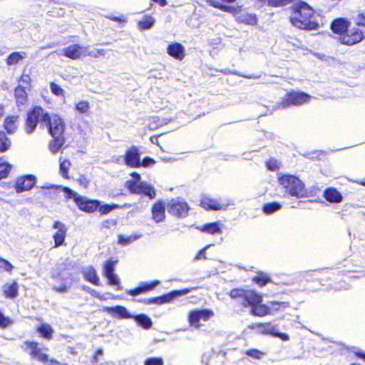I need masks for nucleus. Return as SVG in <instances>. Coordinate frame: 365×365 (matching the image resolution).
Segmentation results:
<instances>
[{"label":"nucleus","instance_id":"obj_39","mask_svg":"<svg viewBox=\"0 0 365 365\" xmlns=\"http://www.w3.org/2000/svg\"><path fill=\"white\" fill-rule=\"evenodd\" d=\"M155 23V19L150 15L144 16L143 19L138 22V27L140 30L150 29Z\"/></svg>","mask_w":365,"mask_h":365},{"label":"nucleus","instance_id":"obj_22","mask_svg":"<svg viewBox=\"0 0 365 365\" xmlns=\"http://www.w3.org/2000/svg\"><path fill=\"white\" fill-rule=\"evenodd\" d=\"M14 98L16 106L20 110L21 107L25 106L29 103V96L26 88L21 86H18L14 89Z\"/></svg>","mask_w":365,"mask_h":365},{"label":"nucleus","instance_id":"obj_50","mask_svg":"<svg viewBox=\"0 0 365 365\" xmlns=\"http://www.w3.org/2000/svg\"><path fill=\"white\" fill-rule=\"evenodd\" d=\"M62 190L66 194V198L70 199L72 198L74 202H76L80 195H78L76 192L73 191L68 187H63Z\"/></svg>","mask_w":365,"mask_h":365},{"label":"nucleus","instance_id":"obj_38","mask_svg":"<svg viewBox=\"0 0 365 365\" xmlns=\"http://www.w3.org/2000/svg\"><path fill=\"white\" fill-rule=\"evenodd\" d=\"M26 56V53L14 51L11 53L6 59L7 66H12L17 64L20 61L23 60Z\"/></svg>","mask_w":365,"mask_h":365},{"label":"nucleus","instance_id":"obj_15","mask_svg":"<svg viewBox=\"0 0 365 365\" xmlns=\"http://www.w3.org/2000/svg\"><path fill=\"white\" fill-rule=\"evenodd\" d=\"M75 204L79 210L86 213H93L99 207L101 202L98 200L88 199L80 195Z\"/></svg>","mask_w":365,"mask_h":365},{"label":"nucleus","instance_id":"obj_11","mask_svg":"<svg viewBox=\"0 0 365 365\" xmlns=\"http://www.w3.org/2000/svg\"><path fill=\"white\" fill-rule=\"evenodd\" d=\"M290 307L289 302H277L272 301L268 304H262L256 313L259 317H264L268 315H273L277 313L284 312L286 309Z\"/></svg>","mask_w":365,"mask_h":365},{"label":"nucleus","instance_id":"obj_61","mask_svg":"<svg viewBox=\"0 0 365 365\" xmlns=\"http://www.w3.org/2000/svg\"><path fill=\"white\" fill-rule=\"evenodd\" d=\"M209 247V245H207L205 247H204L203 248H202L201 250H200L197 255H195V259H206V254H205V250H207V248Z\"/></svg>","mask_w":365,"mask_h":365},{"label":"nucleus","instance_id":"obj_23","mask_svg":"<svg viewBox=\"0 0 365 365\" xmlns=\"http://www.w3.org/2000/svg\"><path fill=\"white\" fill-rule=\"evenodd\" d=\"M250 329H257L259 334L272 336L275 330V326L271 322L253 323L248 326Z\"/></svg>","mask_w":365,"mask_h":365},{"label":"nucleus","instance_id":"obj_2","mask_svg":"<svg viewBox=\"0 0 365 365\" xmlns=\"http://www.w3.org/2000/svg\"><path fill=\"white\" fill-rule=\"evenodd\" d=\"M289 9L291 11L289 20L293 26L304 31L317 30L319 28L315 16L316 11L305 1L295 2Z\"/></svg>","mask_w":365,"mask_h":365},{"label":"nucleus","instance_id":"obj_46","mask_svg":"<svg viewBox=\"0 0 365 365\" xmlns=\"http://www.w3.org/2000/svg\"><path fill=\"white\" fill-rule=\"evenodd\" d=\"M118 261H113L111 259H108L104 264L103 275H108L114 273V266Z\"/></svg>","mask_w":365,"mask_h":365},{"label":"nucleus","instance_id":"obj_6","mask_svg":"<svg viewBox=\"0 0 365 365\" xmlns=\"http://www.w3.org/2000/svg\"><path fill=\"white\" fill-rule=\"evenodd\" d=\"M279 183L284 189V193L295 197L306 196L307 191L304 183L292 175H284L279 178Z\"/></svg>","mask_w":365,"mask_h":365},{"label":"nucleus","instance_id":"obj_56","mask_svg":"<svg viewBox=\"0 0 365 365\" xmlns=\"http://www.w3.org/2000/svg\"><path fill=\"white\" fill-rule=\"evenodd\" d=\"M12 324V320L9 317H5L4 314L0 311V327L6 328Z\"/></svg>","mask_w":365,"mask_h":365},{"label":"nucleus","instance_id":"obj_33","mask_svg":"<svg viewBox=\"0 0 365 365\" xmlns=\"http://www.w3.org/2000/svg\"><path fill=\"white\" fill-rule=\"evenodd\" d=\"M135 322L144 329H149L153 326L151 319L145 314L133 316Z\"/></svg>","mask_w":365,"mask_h":365},{"label":"nucleus","instance_id":"obj_42","mask_svg":"<svg viewBox=\"0 0 365 365\" xmlns=\"http://www.w3.org/2000/svg\"><path fill=\"white\" fill-rule=\"evenodd\" d=\"M141 187V182L138 183L133 180H129L125 182V187L132 194L139 195Z\"/></svg>","mask_w":365,"mask_h":365},{"label":"nucleus","instance_id":"obj_34","mask_svg":"<svg viewBox=\"0 0 365 365\" xmlns=\"http://www.w3.org/2000/svg\"><path fill=\"white\" fill-rule=\"evenodd\" d=\"M11 144V140L7 136L6 133L0 130V153H3L9 150Z\"/></svg>","mask_w":365,"mask_h":365},{"label":"nucleus","instance_id":"obj_48","mask_svg":"<svg viewBox=\"0 0 365 365\" xmlns=\"http://www.w3.org/2000/svg\"><path fill=\"white\" fill-rule=\"evenodd\" d=\"M50 89L53 95L56 96H64V90L54 82L50 83Z\"/></svg>","mask_w":365,"mask_h":365},{"label":"nucleus","instance_id":"obj_40","mask_svg":"<svg viewBox=\"0 0 365 365\" xmlns=\"http://www.w3.org/2000/svg\"><path fill=\"white\" fill-rule=\"evenodd\" d=\"M60 165H59V173L60 175L65 179H69L68 170L71 165V163L69 160L64 159L61 160V158L59 159Z\"/></svg>","mask_w":365,"mask_h":365},{"label":"nucleus","instance_id":"obj_59","mask_svg":"<svg viewBox=\"0 0 365 365\" xmlns=\"http://www.w3.org/2000/svg\"><path fill=\"white\" fill-rule=\"evenodd\" d=\"M117 225V220L115 219H108L102 222V227L106 229H110Z\"/></svg>","mask_w":365,"mask_h":365},{"label":"nucleus","instance_id":"obj_30","mask_svg":"<svg viewBox=\"0 0 365 365\" xmlns=\"http://www.w3.org/2000/svg\"><path fill=\"white\" fill-rule=\"evenodd\" d=\"M84 279L93 285H100V279L97 275L96 270L93 266H88L82 271Z\"/></svg>","mask_w":365,"mask_h":365},{"label":"nucleus","instance_id":"obj_14","mask_svg":"<svg viewBox=\"0 0 365 365\" xmlns=\"http://www.w3.org/2000/svg\"><path fill=\"white\" fill-rule=\"evenodd\" d=\"M36 184V178L34 175H25L17 178L14 189L16 193L31 190Z\"/></svg>","mask_w":365,"mask_h":365},{"label":"nucleus","instance_id":"obj_1","mask_svg":"<svg viewBox=\"0 0 365 365\" xmlns=\"http://www.w3.org/2000/svg\"><path fill=\"white\" fill-rule=\"evenodd\" d=\"M330 29L343 45L354 46L365 39V32L357 26H352L351 22L344 17L334 19L330 24Z\"/></svg>","mask_w":365,"mask_h":365},{"label":"nucleus","instance_id":"obj_55","mask_svg":"<svg viewBox=\"0 0 365 365\" xmlns=\"http://www.w3.org/2000/svg\"><path fill=\"white\" fill-rule=\"evenodd\" d=\"M144 365H163V360L160 357H152L147 359Z\"/></svg>","mask_w":365,"mask_h":365},{"label":"nucleus","instance_id":"obj_18","mask_svg":"<svg viewBox=\"0 0 365 365\" xmlns=\"http://www.w3.org/2000/svg\"><path fill=\"white\" fill-rule=\"evenodd\" d=\"M52 227L57 230V231L53 235V239L54 241L53 247L57 248L60 246L65 245V240L67 235L66 225L60 222L54 221Z\"/></svg>","mask_w":365,"mask_h":365},{"label":"nucleus","instance_id":"obj_17","mask_svg":"<svg viewBox=\"0 0 365 365\" xmlns=\"http://www.w3.org/2000/svg\"><path fill=\"white\" fill-rule=\"evenodd\" d=\"M151 219L156 223L163 222L166 217V207L165 202L159 199L151 207Z\"/></svg>","mask_w":365,"mask_h":365},{"label":"nucleus","instance_id":"obj_54","mask_svg":"<svg viewBox=\"0 0 365 365\" xmlns=\"http://www.w3.org/2000/svg\"><path fill=\"white\" fill-rule=\"evenodd\" d=\"M246 355L254 359H259L262 357L263 353L257 349H248L246 351Z\"/></svg>","mask_w":365,"mask_h":365},{"label":"nucleus","instance_id":"obj_16","mask_svg":"<svg viewBox=\"0 0 365 365\" xmlns=\"http://www.w3.org/2000/svg\"><path fill=\"white\" fill-rule=\"evenodd\" d=\"M140 152L137 146L129 148L124 155L125 164L132 168H140Z\"/></svg>","mask_w":365,"mask_h":365},{"label":"nucleus","instance_id":"obj_60","mask_svg":"<svg viewBox=\"0 0 365 365\" xmlns=\"http://www.w3.org/2000/svg\"><path fill=\"white\" fill-rule=\"evenodd\" d=\"M107 18L111 21L115 22H118L120 24H124L126 22V18L124 16H115L113 15L108 16Z\"/></svg>","mask_w":365,"mask_h":365},{"label":"nucleus","instance_id":"obj_19","mask_svg":"<svg viewBox=\"0 0 365 365\" xmlns=\"http://www.w3.org/2000/svg\"><path fill=\"white\" fill-rule=\"evenodd\" d=\"M199 205L205 210L214 211L225 210L226 207V205L219 200L206 195L200 198Z\"/></svg>","mask_w":365,"mask_h":365},{"label":"nucleus","instance_id":"obj_63","mask_svg":"<svg viewBox=\"0 0 365 365\" xmlns=\"http://www.w3.org/2000/svg\"><path fill=\"white\" fill-rule=\"evenodd\" d=\"M105 54H106V50L103 49V48L96 49L95 53H93V52L87 53V56H91L93 57L104 56Z\"/></svg>","mask_w":365,"mask_h":365},{"label":"nucleus","instance_id":"obj_10","mask_svg":"<svg viewBox=\"0 0 365 365\" xmlns=\"http://www.w3.org/2000/svg\"><path fill=\"white\" fill-rule=\"evenodd\" d=\"M24 352L27 353L31 358L46 364L48 361V356L43 352V349L39 346V343L36 341L27 340L24 341L21 346Z\"/></svg>","mask_w":365,"mask_h":365},{"label":"nucleus","instance_id":"obj_25","mask_svg":"<svg viewBox=\"0 0 365 365\" xmlns=\"http://www.w3.org/2000/svg\"><path fill=\"white\" fill-rule=\"evenodd\" d=\"M206 2L211 6L222 11L230 13L234 16L238 14L241 11V6H233L222 4L215 0H206Z\"/></svg>","mask_w":365,"mask_h":365},{"label":"nucleus","instance_id":"obj_44","mask_svg":"<svg viewBox=\"0 0 365 365\" xmlns=\"http://www.w3.org/2000/svg\"><path fill=\"white\" fill-rule=\"evenodd\" d=\"M75 109L81 114H86L90 110V104L86 101H80L75 105Z\"/></svg>","mask_w":365,"mask_h":365},{"label":"nucleus","instance_id":"obj_57","mask_svg":"<svg viewBox=\"0 0 365 365\" xmlns=\"http://www.w3.org/2000/svg\"><path fill=\"white\" fill-rule=\"evenodd\" d=\"M266 167L268 170L274 171L279 168V165L274 158H269L266 161Z\"/></svg>","mask_w":365,"mask_h":365},{"label":"nucleus","instance_id":"obj_53","mask_svg":"<svg viewBox=\"0 0 365 365\" xmlns=\"http://www.w3.org/2000/svg\"><path fill=\"white\" fill-rule=\"evenodd\" d=\"M104 277L107 278L108 282L110 285L119 286L120 284L118 277L114 273L106 275Z\"/></svg>","mask_w":365,"mask_h":365},{"label":"nucleus","instance_id":"obj_24","mask_svg":"<svg viewBox=\"0 0 365 365\" xmlns=\"http://www.w3.org/2000/svg\"><path fill=\"white\" fill-rule=\"evenodd\" d=\"M19 120L20 116L19 115L6 116L3 124L6 133L8 134H14L16 133L19 127Z\"/></svg>","mask_w":365,"mask_h":365},{"label":"nucleus","instance_id":"obj_3","mask_svg":"<svg viewBox=\"0 0 365 365\" xmlns=\"http://www.w3.org/2000/svg\"><path fill=\"white\" fill-rule=\"evenodd\" d=\"M228 295L239 307L250 309V314L258 316L256 312H258L263 302V296L260 293L252 289L238 287L232 289Z\"/></svg>","mask_w":365,"mask_h":365},{"label":"nucleus","instance_id":"obj_32","mask_svg":"<svg viewBox=\"0 0 365 365\" xmlns=\"http://www.w3.org/2000/svg\"><path fill=\"white\" fill-rule=\"evenodd\" d=\"M237 21L240 24L255 26L258 21L256 14L245 13L237 16Z\"/></svg>","mask_w":365,"mask_h":365},{"label":"nucleus","instance_id":"obj_35","mask_svg":"<svg viewBox=\"0 0 365 365\" xmlns=\"http://www.w3.org/2000/svg\"><path fill=\"white\" fill-rule=\"evenodd\" d=\"M130 207V205L129 204H124V205H119V204H105L103 205H99V207L98 208V211L101 215H107L109 212H110L112 210L119 208H129Z\"/></svg>","mask_w":365,"mask_h":365},{"label":"nucleus","instance_id":"obj_8","mask_svg":"<svg viewBox=\"0 0 365 365\" xmlns=\"http://www.w3.org/2000/svg\"><path fill=\"white\" fill-rule=\"evenodd\" d=\"M195 289H196L195 287H191V288H185V289H179V290H173V291H172L169 293L165 294L162 296L148 298V299H138L137 301L140 303H142V304H146V305L151 304L161 305L163 304L170 303L177 297L185 295Z\"/></svg>","mask_w":365,"mask_h":365},{"label":"nucleus","instance_id":"obj_7","mask_svg":"<svg viewBox=\"0 0 365 365\" xmlns=\"http://www.w3.org/2000/svg\"><path fill=\"white\" fill-rule=\"evenodd\" d=\"M312 96L303 91L291 90L285 93L277 103L279 109H286L292 106H299L310 101Z\"/></svg>","mask_w":365,"mask_h":365},{"label":"nucleus","instance_id":"obj_62","mask_svg":"<svg viewBox=\"0 0 365 365\" xmlns=\"http://www.w3.org/2000/svg\"><path fill=\"white\" fill-rule=\"evenodd\" d=\"M272 336L279 338L284 341H288L289 339V336L287 334L278 332L276 329L274 330Z\"/></svg>","mask_w":365,"mask_h":365},{"label":"nucleus","instance_id":"obj_47","mask_svg":"<svg viewBox=\"0 0 365 365\" xmlns=\"http://www.w3.org/2000/svg\"><path fill=\"white\" fill-rule=\"evenodd\" d=\"M293 0H267V5L272 7H280L291 4Z\"/></svg>","mask_w":365,"mask_h":365},{"label":"nucleus","instance_id":"obj_64","mask_svg":"<svg viewBox=\"0 0 365 365\" xmlns=\"http://www.w3.org/2000/svg\"><path fill=\"white\" fill-rule=\"evenodd\" d=\"M80 185H83V187H87L89 184V180L86 178V175H81L78 180Z\"/></svg>","mask_w":365,"mask_h":365},{"label":"nucleus","instance_id":"obj_12","mask_svg":"<svg viewBox=\"0 0 365 365\" xmlns=\"http://www.w3.org/2000/svg\"><path fill=\"white\" fill-rule=\"evenodd\" d=\"M214 317V312L211 309H193L187 314V321L190 327L196 329L200 327V321L207 322Z\"/></svg>","mask_w":365,"mask_h":365},{"label":"nucleus","instance_id":"obj_28","mask_svg":"<svg viewBox=\"0 0 365 365\" xmlns=\"http://www.w3.org/2000/svg\"><path fill=\"white\" fill-rule=\"evenodd\" d=\"M39 337L50 341L53 339L54 331L51 326L46 323H41L36 328Z\"/></svg>","mask_w":365,"mask_h":365},{"label":"nucleus","instance_id":"obj_45","mask_svg":"<svg viewBox=\"0 0 365 365\" xmlns=\"http://www.w3.org/2000/svg\"><path fill=\"white\" fill-rule=\"evenodd\" d=\"M1 158H0V160ZM12 166L6 163H0V180L6 178L11 170Z\"/></svg>","mask_w":365,"mask_h":365},{"label":"nucleus","instance_id":"obj_21","mask_svg":"<svg viewBox=\"0 0 365 365\" xmlns=\"http://www.w3.org/2000/svg\"><path fill=\"white\" fill-rule=\"evenodd\" d=\"M167 53L175 60L182 61L185 56V50L184 46L178 42L169 44L167 46Z\"/></svg>","mask_w":365,"mask_h":365},{"label":"nucleus","instance_id":"obj_27","mask_svg":"<svg viewBox=\"0 0 365 365\" xmlns=\"http://www.w3.org/2000/svg\"><path fill=\"white\" fill-rule=\"evenodd\" d=\"M324 197L332 203H339L343 200V196L336 188L330 187L324 191Z\"/></svg>","mask_w":365,"mask_h":365},{"label":"nucleus","instance_id":"obj_29","mask_svg":"<svg viewBox=\"0 0 365 365\" xmlns=\"http://www.w3.org/2000/svg\"><path fill=\"white\" fill-rule=\"evenodd\" d=\"M19 284L16 281L6 283L3 287V294L6 299H14L19 294Z\"/></svg>","mask_w":365,"mask_h":365},{"label":"nucleus","instance_id":"obj_49","mask_svg":"<svg viewBox=\"0 0 365 365\" xmlns=\"http://www.w3.org/2000/svg\"><path fill=\"white\" fill-rule=\"evenodd\" d=\"M14 269V266L7 259L0 257V270L11 272Z\"/></svg>","mask_w":365,"mask_h":365},{"label":"nucleus","instance_id":"obj_51","mask_svg":"<svg viewBox=\"0 0 365 365\" xmlns=\"http://www.w3.org/2000/svg\"><path fill=\"white\" fill-rule=\"evenodd\" d=\"M355 24L359 28H365V11H360L355 18Z\"/></svg>","mask_w":365,"mask_h":365},{"label":"nucleus","instance_id":"obj_26","mask_svg":"<svg viewBox=\"0 0 365 365\" xmlns=\"http://www.w3.org/2000/svg\"><path fill=\"white\" fill-rule=\"evenodd\" d=\"M103 310L108 313H110L114 316H115L118 319H131L133 318V315L130 314L128 309L120 305H117L113 307H105Z\"/></svg>","mask_w":365,"mask_h":365},{"label":"nucleus","instance_id":"obj_13","mask_svg":"<svg viewBox=\"0 0 365 365\" xmlns=\"http://www.w3.org/2000/svg\"><path fill=\"white\" fill-rule=\"evenodd\" d=\"M61 55L71 60L75 61L87 56V48L80 43H72L61 50Z\"/></svg>","mask_w":365,"mask_h":365},{"label":"nucleus","instance_id":"obj_5","mask_svg":"<svg viewBox=\"0 0 365 365\" xmlns=\"http://www.w3.org/2000/svg\"><path fill=\"white\" fill-rule=\"evenodd\" d=\"M51 116L50 113L45 110L42 106H32L27 111L25 118L24 129L26 133L28 134L33 133L38 123L45 125L47 122H49Z\"/></svg>","mask_w":365,"mask_h":365},{"label":"nucleus","instance_id":"obj_31","mask_svg":"<svg viewBox=\"0 0 365 365\" xmlns=\"http://www.w3.org/2000/svg\"><path fill=\"white\" fill-rule=\"evenodd\" d=\"M197 229L201 232H205L210 235L220 234L222 232V230L217 222L205 224L202 226L197 227Z\"/></svg>","mask_w":365,"mask_h":365},{"label":"nucleus","instance_id":"obj_36","mask_svg":"<svg viewBox=\"0 0 365 365\" xmlns=\"http://www.w3.org/2000/svg\"><path fill=\"white\" fill-rule=\"evenodd\" d=\"M143 194L147 196L150 200H153L156 197V190L155 187L146 182H141V187L139 195Z\"/></svg>","mask_w":365,"mask_h":365},{"label":"nucleus","instance_id":"obj_20","mask_svg":"<svg viewBox=\"0 0 365 365\" xmlns=\"http://www.w3.org/2000/svg\"><path fill=\"white\" fill-rule=\"evenodd\" d=\"M160 284L158 279L150 282H140L139 286L127 291V294L130 296L135 297L140 294L147 293L152 291L156 286Z\"/></svg>","mask_w":365,"mask_h":365},{"label":"nucleus","instance_id":"obj_43","mask_svg":"<svg viewBox=\"0 0 365 365\" xmlns=\"http://www.w3.org/2000/svg\"><path fill=\"white\" fill-rule=\"evenodd\" d=\"M281 205L277 202L266 203L262 207V210L265 214H272L281 208Z\"/></svg>","mask_w":365,"mask_h":365},{"label":"nucleus","instance_id":"obj_41","mask_svg":"<svg viewBox=\"0 0 365 365\" xmlns=\"http://www.w3.org/2000/svg\"><path fill=\"white\" fill-rule=\"evenodd\" d=\"M43 195L51 199H56L59 197L60 190L59 187L51 185L50 187H43Z\"/></svg>","mask_w":365,"mask_h":365},{"label":"nucleus","instance_id":"obj_58","mask_svg":"<svg viewBox=\"0 0 365 365\" xmlns=\"http://www.w3.org/2000/svg\"><path fill=\"white\" fill-rule=\"evenodd\" d=\"M155 161L153 158L150 157L144 158L142 161H140V167L148 168L155 165Z\"/></svg>","mask_w":365,"mask_h":365},{"label":"nucleus","instance_id":"obj_4","mask_svg":"<svg viewBox=\"0 0 365 365\" xmlns=\"http://www.w3.org/2000/svg\"><path fill=\"white\" fill-rule=\"evenodd\" d=\"M45 125L53 138L48 143L49 150L52 153H56L66 143L65 123L58 115L54 114L50 117L49 122Z\"/></svg>","mask_w":365,"mask_h":365},{"label":"nucleus","instance_id":"obj_52","mask_svg":"<svg viewBox=\"0 0 365 365\" xmlns=\"http://www.w3.org/2000/svg\"><path fill=\"white\" fill-rule=\"evenodd\" d=\"M135 240H136L135 237H132V236L125 237L123 235H119L118 236V242L121 245H127L133 242Z\"/></svg>","mask_w":365,"mask_h":365},{"label":"nucleus","instance_id":"obj_9","mask_svg":"<svg viewBox=\"0 0 365 365\" xmlns=\"http://www.w3.org/2000/svg\"><path fill=\"white\" fill-rule=\"evenodd\" d=\"M167 210L170 215L176 218H185L188 216L190 207L184 199L178 197L169 200Z\"/></svg>","mask_w":365,"mask_h":365},{"label":"nucleus","instance_id":"obj_37","mask_svg":"<svg viewBox=\"0 0 365 365\" xmlns=\"http://www.w3.org/2000/svg\"><path fill=\"white\" fill-rule=\"evenodd\" d=\"M252 282L262 287L271 282L269 276L262 272H259L257 275L252 277Z\"/></svg>","mask_w":365,"mask_h":365}]
</instances>
